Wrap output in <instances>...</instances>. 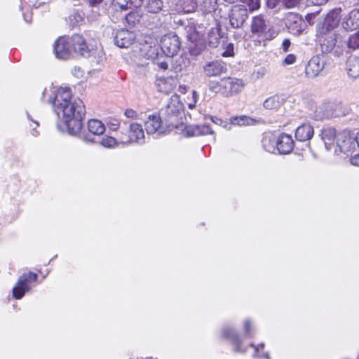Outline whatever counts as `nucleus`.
Wrapping results in <instances>:
<instances>
[{"label":"nucleus","instance_id":"6e6552de","mask_svg":"<svg viewBox=\"0 0 359 359\" xmlns=\"http://www.w3.org/2000/svg\"><path fill=\"white\" fill-rule=\"evenodd\" d=\"M248 18L247 8L244 6H234L229 15L230 25L233 28H238L243 26Z\"/></svg>","mask_w":359,"mask_h":359},{"label":"nucleus","instance_id":"72a5a7b5","mask_svg":"<svg viewBox=\"0 0 359 359\" xmlns=\"http://www.w3.org/2000/svg\"><path fill=\"white\" fill-rule=\"evenodd\" d=\"M251 121V118L246 116H233L230 118L231 124L235 126H247Z\"/></svg>","mask_w":359,"mask_h":359},{"label":"nucleus","instance_id":"0eeeda50","mask_svg":"<svg viewBox=\"0 0 359 359\" xmlns=\"http://www.w3.org/2000/svg\"><path fill=\"white\" fill-rule=\"evenodd\" d=\"M337 144L343 153H348L356 148V136L354 137L348 130H343L337 135Z\"/></svg>","mask_w":359,"mask_h":359},{"label":"nucleus","instance_id":"dca6fc26","mask_svg":"<svg viewBox=\"0 0 359 359\" xmlns=\"http://www.w3.org/2000/svg\"><path fill=\"white\" fill-rule=\"evenodd\" d=\"M277 152L279 154L290 153L294 147V141L289 135L281 134L277 137Z\"/></svg>","mask_w":359,"mask_h":359},{"label":"nucleus","instance_id":"0e129e2a","mask_svg":"<svg viewBox=\"0 0 359 359\" xmlns=\"http://www.w3.org/2000/svg\"><path fill=\"white\" fill-rule=\"evenodd\" d=\"M33 130L34 133H33L34 135H36L38 134V132L35 130V128H33Z\"/></svg>","mask_w":359,"mask_h":359},{"label":"nucleus","instance_id":"e433bc0d","mask_svg":"<svg viewBox=\"0 0 359 359\" xmlns=\"http://www.w3.org/2000/svg\"><path fill=\"white\" fill-rule=\"evenodd\" d=\"M185 64L182 57H177L172 63V69L175 72H180L184 68Z\"/></svg>","mask_w":359,"mask_h":359},{"label":"nucleus","instance_id":"cd10ccee","mask_svg":"<svg viewBox=\"0 0 359 359\" xmlns=\"http://www.w3.org/2000/svg\"><path fill=\"white\" fill-rule=\"evenodd\" d=\"M179 10L185 13L194 12L197 7L196 0H178Z\"/></svg>","mask_w":359,"mask_h":359},{"label":"nucleus","instance_id":"ea45409f","mask_svg":"<svg viewBox=\"0 0 359 359\" xmlns=\"http://www.w3.org/2000/svg\"><path fill=\"white\" fill-rule=\"evenodd\" d=\"M243 3L248 4L249 9L252 11L257 10L259 8L258 0H241Z\"/></svg>","mask_w":359,"mask_h":359},{"label":"nucleus","instance_id":"473e14b6","mask_svg":"<svg viewBox=\"0 0 359 359\" xmlns=\"http://www.w3.org/2000/svg\"><path fill=\"white\" fill-rule=\"evenodd\" d=\"M170 60V57L164 56L163 55H157L153 60V63L162 70L168 69V62Z\"/></svg>","mask_w":359,"mask_h":359},{"label":"nucleus","instance_id":"4c0bfd02","mask_svg":"<svg viewBox=\"0 0 359 359\" xmlns=\"http://www.w3.org/2000/svg\"><path fill=\"white\" fill-rule=\"evenodd\" d=\"M118 144L117 140L110 136L103 137L100 142V144L107 148H112Z\"/></svg>","mask_w":359,"mask_h":359},{"label":"nucleus","instance_id":"49530a36","mask_svg":"<svg viewBox=\"0 0 359 359\" xmlns=\"http://www.w3.org/2000/svg\"><path fill=\"white\" fill-rule=\"evenodd\" d=\"M233 55V45L232 43H229L227 46V49L225 52L223 53V56L229 57Z\"/></svg>","mask_w":359,"mask_h":359},{"label":"nucleus","instance_id":"6ab92c4d","mask_svg":"<svg viewBox=\"0 0 359 359\" xmlns=\"http://www.w3.org/2000/svg\"><path fill=\"white\" fill-rule=\"evenodd\" d=\"M262 147L268 152L275 154L277 152V137L272 133H266L264 135Z\"/></svg>","mask_w":359,"mask_h":359},{"label":"nucleus","instance_id":"4be33fe9","mask_svg":"<svg viewBox=\"0 0 359 359\" xmlns=\"http://www.w3.org/2000/svg\"><path fill=\"white\" fill-rule=\"evenodd\" d=\"M346 72L351 78L356 79L359 76V58L351 57L346 62Z\"/></svg>","mask_w":359,"mask_h":359},{"label":"nucleus","instance_id":"5fc2aeb1","mask_svg":"<svg viewBox=\"0 0 359 359\" xmlns=\"http://www.w3.org/2000/svg\"><path fill=\"white\" fill-rule=\"evenodd\" d=\"M265 75V69L264 68H260L256 72L257 79H261Z\"/></svg>","mask_w":359,"mask_h":359},{"label":"nucleus","instance_id":"9d476101","mask_svg":"<svg viewBox=\"0 0 359 359\" xmlns=\"http://www.w3.org/2000/svg\"><path fill=\"white\" fill-rule=\"evenodd\" d=\"M325 60L323 56L315 55L311 57L306 67V75L307 77L313 79L318 76L323 70Z\"/></svg>","mask_w":359,"mask_h":359},{"label":"nucleus","instance_id":"7ed1b4c3","mask_svg":"<svg viewBox=\"0 0 359 359\" xmlns=\"http://www.w3.org/2000/svg\"><path fill=\"white\" fill-rule=\"evenodd\" d=\"M183 111V104L180 96L175 94L170 97L167 105L161 111L165 121L173 126Z\"/></svg>","mask_w":359,"mask_h":359},{"label":"nucleus","instance_id":"a878e982","mask_svg":"<svg viewBox=\"0 0 359 359\" xmlns=\"http://www.w3.org/2000/svg\"><path fill=\"white\" fill-rule=\"evenodd\" d=\"M336 43L337 39L334 34L326 36L320 44L322 52L325 53L332 52L336 46Z\"/></svg>","mask_w":359,"mask_h":359},{"label":"nucleus","instance_id":"393cba45","mask_svg":"<svg viewBox=\"0 0 359 359\" xmlns=\"http://www.w3.org/2000/svg\"><path fill=\"white\" fill-rule=\"evenodd\" d=\"M282 104V99L278 95H273L266 98L263 102V107L268 110L278 109Z\"/></svg>","mask_w":359,"mask_h":359},{"label":"nucleus","instance_id":"412c9836","mask_svg":"<svg viewBox=\"0 0 359 359\" xmlns=\"http://www.w3.org/2000/svg\"><path fill=\"white\" fill-rule=\"evenodd\" d=\"M321 137L326 148L329 149H330V146L334 144V141H337V131L334 128H325L322 130Z\"/></svg>","mask_w":359,"mask_h":359},{"label":"nucleus","instance_id":"e2e57ef3","mask_svg":"<svg viewBox=\"0 0 359 359\" xmlns=\"http://www.w3.org/2000/svg\"><path fill=\"white\" fill-rule=\"evenodd\" d=\"M264 358L266 359H270L269 354L268 353H264Z\"/></svg>","mask_w":359,"mask_h":359},{"label":"nucleus","instance_id":"c85d7f7f","mask_svg":"<svg viewBox=\"0 0 359 359\" xmlns=\"http://www.w3.org/2000/svg\"><path fill=\"white\" fill-rule=\"evenodd\" d=\"M222 39L220 29H212L208 35V45L212 48H216L220 43Z\"/></svg>","mask_w":359,"mask_h":359},{"label":"nucleus","instance_id":"4468645a","mask_svg":"<svg viewBox=\"0 0 359 359\" xmlns=\"http://www.w3.org/2000/svg\"><path fill=\"white\" fill-rule=\"evenodd\" d=\"M145 130L147 134L162 133V120L159 115L151 114L144 121Z\"/></svg>","mask_w":359,"mask_h":359},{"label":"nucleus","instance_id":"a19ab883","mask_svg":"<svg viewBox=\"0 0 359 359\" xmlns=\"http://www.w3.org/2000/svg\"><path fill=\"white\" fill-rule=\"evenodd\" d=\"M301 0H283V3L285 7L288 8H295L299 6Z\"/></svg>","mask_w":359,"mask_h":359},{"label":"nucleus","instance_id":"b1692460","mask_svg":"<svg viewBox=\"0 0 359 359\" xmlns=\"http://www.w3.org/2000/svg\"><path fill=\"white\" fill-rule=\"evenodd\" d=\"M156 86L159 92L165 94L170 93L175 88V86L172 83V80L166 79H157L156 81Z\"/></svg>","mask_w":359,"mask_h":359},{"label":"nucleus","instance_id":"c03bdc74","mask_svg":"<svg viewBox=\"0 0 359 359\" xmlns=\"http://www.w3.org/2000/svg\"><path fill=\"white\" fill-rule=\"evenodd\" d=\"M296 56L293 54H289L286 56V57L285 58L284 61H283V63L285 65H292L296 61Z\"/></svg>","mask_w":359,"mask_h":359},{"label":"nucleus","instance_id":"09e8293b","mask_svg":"<svg viewBox=\"0 0 359 359\" xmlns=\"http://www.w3.org/2000/svg\"><path fill=\"white\" fill-rule=\"evenodd\" d=\"M250 327H251V325H250V320H245L244 323V328H245V332L246 335H248V336L251 335Z\"/></svg>","mask_w":359,"mask_h":359},{"label":"nucleus","instance_id":"aec40b11","mask_svg":"<svg viewBox=\"0 0 359 359\" xmlns=\"http://www.w3.org/2000/svg\"><path fill=\"white\" fill-rule=\"evenodd\" d=\"M267 29L266 22L263 17L259 15L254 17L251 24V32L258 36H262Z\"/></svg>","mask_w":359,"mask_h":359},{"label":"nucleus","instance_id":"423d86ee","mask_svg":"<svg viewBox=\"0 0 359 359\" xmlns=\"http://www.w3.org/2000/svg\"><path fill=\"white\" fill-rule=\"evenodd\" d=\"M222 86L223 89L221 91L222 94L226 97H230L241 93L245 86V83L242 79L229 77L222 79Z\"/></svg>","mask_w":359,"mask_h":359},{"label":"nucleus","instance_id":"c9c22d12","mask_svg":"<svg viewBox=\"0 0 359 359\" xmlns=\"http://www.w3.org/2000/svg\"><path fill=\"white\" fill-rule=\"evenodd\" d=\"M348 47L353 50L359 49V33H355L350 36Z\"/></svg>","mask_w":359,"mask_h":359},{"label":"nucleus","instance_id":"de8ad7c7","mask_svg":"<svg viewBox=\"0 0 359 359\" xmlns=\"http://www.w3.org/2000/svg\"><path fill=\"white\" fill-rule=\"evenodd\" d=\"M250 346L253 347L255 348V354L253 355V357L255 358V357H257L258 350L259 348L262 349V348H264V343H261V344H259L257 346H255L254 344H250Z\"/></svg>","mask_w":359,"mask_h":359},{"label":"nucleus","instance_id":"13d9d810","mask_svg":"<svg viewBox=\"0 0 359 359\" xmlns=\"http://www.w3.org/2000/svg\"><path fill=\"white\" fill-rule=\"evenodd\" d=\"M268 4L271 5L272 7H274L276 4L279 1V0H267Z\"/></svg>","mask_w":359,"mask_h":359},{"label":"nucleus","instance_id":"f257e3e1","mask_svg":"<svg viewBox=\"0 0 359 359\" xmlns=\"http://www.w3.org/2000/svg\"><path fill=\"white\" fill-rule=\"evenodd\" d=\"M49 102L53 104L55 110L62 111L64 121L70 134L76 135L81 131L86 107L81 100L72 99L69 87L60 88L53 99H49Z\"/></svg>","mask_w":359,"mask_h":359},{"label":"nucleus","instance_id":"69168bd1","mask_svg":"<svg viewBox=\"0 0 359 359\" xmlns=\"http://www.w3.org/2000/svg\"><path fill=\"white\" fill-rule=\"evenodd\" d=\"M196 96H197V93H196V91H194V92H193V97L195 99Z\"/></svg>","mask_w":359,"mask_h":359},{"label":"nucleus","instance_id":"338daca9","mask_svg":"<svg viewBox=\"0 0 359 359\" xmlns=\"http://www.w3.org/2000/svg\"><path fill=\"white\" fill-rule=\"evenodd\" d=\"M34 123L35 124L36 127L39 126V123L36 121H34Z\"/></svg>","mask_w":359,"mask_h":359},{"label":"nucleus","instance_id":"052dcab7","mask_svg":"<svg viewBox=\"0 0 359 359\" xmlns=\"http://www.w3.org/2000/svg\"><path fill=\"white\" fill-rule=\"evenodd\" d=\"M356 147L359 148V133L356 135Z\"/></svg>","mask_w":359,"mask_h":359},{"label":"nucleus","instance_id":"774afa93","mask_svg":"<svg viewBox=\"0 0 359 359\" xmlns=\"http://www.w3.org/2000/svg\"><path fill=\"white\" fill-rule=\"evenodd\" d=\"M227 125H228L227 123H225V124L224 125V128H226V127H227Z\"/></svg>","mask_w":359,"mask_h":359},{"label":"nucleus","instance_id":"a18cd8bd","mask_svg":"<svg viewBox=\"0 0 359 359\" xmlns=\"http://www.w3.org/2000/svg\"><path fill=\"white\" fill-rule=\"evenodd\" d=\"M339 11H333L327 15V20H329L330 18H332L337 23H338L339 21Z\"/></svg>","mask_w":359,"mask_h":359},{"label":"nucleus","instance_id":"20e7f679","mask_svg":"<svg viewBox=\"0 0 359 359\" xmlns=\"http://www.w3.org/2000/svg\"><path fill=\"white\" fill-rule=\"evenodd\" d=\"M161 48L166 56L173 57L180 49L179 37L172 33L163 36L161 40Z\"/></svg>","mask_w":359,"mask_h":359},{"label":"nucleus","instance_id":"5701e85b","mask_svg":"<svg viewBox=\"0 0 359 359\" xmlns=\"http://www.w3.org/2000/svg\"><path fill=\"white\" fill-rule=\"evenodd\" d=\"M186 132L189 136H198L214 133L210 126L206 125L190 126L187 128Z\"/></svg>","mask_w":359,"mask_h":359},{"label":"nucleus","instance_id":"6e6d98bb","mask_svg":"<svg viewBox=\"0 0 359 359\" xmlns=\"http://www.w3.org/2000/svg\"><path fill=\"white\" fill-rule=\"evenodd\" d=\"M102 1V0H88V3L91 6H95L100 4Z\"/></svg>","mask_w":359,"mask_h":359},{"label":"nucleus","instance_id":"f8f14e48","mask_svg":"<svg viewBox=\"0 0 359 359\" xmlns=\"http://www.w3.org/2000/svg\"><path fill=\"white\" fill-rule=\"evenodd\" d=\"M222 334L224 338L230 341L234 346V351L238 353H245L247 350L246 348L241 346V339L236 332L231 327H226L222 331Z\"/></svg>","mask_w":359,"mask_h":359},{"label":"nucleus","instance_id":"2f4dec72","mask_svg":"<svg viewBox=\"0 0 359 359\" xmlns=\"http://www.w3.org/2000/svg\"><path fill=\"white\" fill-rule=\"evenodd\" d=\"M332 115V110L329 105L319 107L316 111V118L319 120L328 118Z\"/></svg>","mask_w":359,"mask_h":359},{"label":"nucleus","instance_id":"8fccbe9b","mask_svg":"<svg viewBox=\"0 0 359 359\" xmlns=\"http://www.w3.org/2000/svg\"><path fill=\"white\" fill-rule=\"evenodd\" d=\"M290 41L287 39H285L282 43V48L285 53L288 51L289 47L290 46Z\"/></svg>","mask_w":359,"mask_h":359},{"label":"nucleus","instance_id":"58836bf2","mask_svg":"<svg viewBox=\"0 0 359 359\" xmlns=\"http://www.w3.org/2000/svg\"><path fill=\"white\" fill-rule=\"evenodd\" d=\"M217 0H203L202 6L207 12H211L215 8Z\"/></svg>","mask_w":359,"mask_h":359},{"label":"nucleus","instance_id":"f03ea898","mask_svg":"<svg viewBox=\"0 0 359 359\" xmlns=\"http://www.w3.org/2000/svg\"><path fill=\"white\" fill-rule=\"evenodd\" d=\"M127 126L124 132H121L119 137L120 142L123 144L145 143V135L144 129L140 123L136 122H124Z\"/></svg>","mask_w":359,"mask_h":359},{"label":"nucleus","instance_id":"1a4fd4ad","mask_svg":"<svg viewBox=\"0 0 359 359\" xmlns=\"http://www.w3.org/2000/svg\"><path fill=\"white\" fill-rule=\"evenodd\" d=\"M54 53L55 56L62 60L68 59L72 53L70 39L65 36L60 37L54 44Z\"/></svg>","mask_w":359,"mask_h":359},{"label":"nucleus","instance_id":"a211bd4d","mask_svg":"<svg viewBox=\"0 0 359 359\" xmlns=\"http://www.w3.org/2000/svg\"><path fill=\"white\" fill-rule=\"evenodd\" d=\"M313 133V128L310 124H302L297 128L295 137L298 141L304 142L311 139Z\"/></svg>","mask_w":359,"mask_h":359},{"label":"nucleus","instance_id":"39448f33","mask_svg":"<svg viewBox=\"0 0 359 359\" xmlns=\"http://www.w3.org/2000/svg\"><path fill=\"white\" fill-rule=\"evenodd\" d=\"M37 279V274L29 272L22 274L18 279L16 285L13 289V295L17 299H21L27 291L30 290L29 283L32 281H36Z\"/></svg>","mask_w":359,"mask_h":359},{"label":"nucleus","instance_id":"7c9ffc66","mask_svg":"<svg viewBox=\"0 0 359 359\" xmlns=\"http://www.w3.org/2000/svg\"><path fill=\"white\" fill-rule=\"evenodd\" d=\"M163 3L162 0H148L146 9L149 13H158L163 10Z\"/></svg>","mask_w":359,"mask_h":359},{"label":"nucleus","instance_id":"37998d69","mask_svg":"<svg viewBox=\"0 0 359 359\" xmlns=\"http://www.w3.org/2000/svg\"><path fill=\"white\" fill-rule=\"evenodd\" d=\"M124 115L131 119H137L138 118V114L136 111L132 109H127L124 111Z\"/></svg>","mask_w":359,"mask_h":359},{"label":"nucleus","instance_id":"4d7b16f0","mask_svg":"<svg viewBox=\"0 0 359 359\" xmlns=\"http://www.w3.org/2000/svg\"><path fill=\"white\" fill-rule=\"evenodd\" d=\"M211 120L213 123L217 125H222L224 123V121L222 119L216 117H212Z\"/></svg>","mask_w":359,"mask_h":359},{"label":"nucleus","instance_id":"ddd939ff","mask_svg":"<svg viewBox=\"0 0 359 359\" xmlns=\"http://www.w3.org/2000/svg\"><path fill=\"white\" fill-rule=\"evenodd\" d=\"M203 69L206 76H219L226 71V65L222 61L213 60L204 65Z\"/></svg>","mask_w":359,"mask_h":359},{"label":"nucleus","instance_id":"bb28decb","mask_svg":"<svg viewBox=\"0 0 359 359\" xmlns=\"http://www.w3.org/2000/svg\"><path fill=\"white\" fill-rule=\"evenodd\" d=\"M88 131L95 135H102L104 130V125L99 120L91 119L88 122Z\"/></svg>","mask_w":359,"mask_h":359},{"label":"nucleus","instance_id":"f704fd0d","mask_svg":"<svg viewBox=\"0 0 359 359\" xmlns=\"http://www.w3.org/2000/svg\"><path fill=\"white\" fill-rule=\"evenodd\" d=\"M132 0H113L111 2V6L117 10L119 8L121 11H125L128 8V4H132ZM142 0H140V3L142 4Z\"/></svg>","mask_w":359,"mask_h":359},{"label":"nucleus","instance_id":"3c124183","mask_svg":"<svg viewBox=\"0 0 359 359\" xmlns=\"http://www.w3.org/2000/svg\"><path fill=\"white\" fill-rule=\"evenodd\" d=\"M350 162L353 165L359 166V154L352 156L350 159Z\"/></svg>","mask_w":359,"mask_h":359},{"label":"nucleus","instance_id":"c756f323","mask_svg":"<svg viewBox=\"0 0 359 359\" xmlns=\"http://www.w3.org/2000/svg\"><path fill=\"white\" fill-rule=\"evenodd\" d=\"M142 18V13L140 11L135 10L130 11L126 16L125 19L128 25L134 27L140 22Z\"/></svg>","mask_w":359,"mask_h":359},{"label":"nucleus","instance_id":"9b49d317","mask_svg":"<svg viewBox=\"0 0 359 359\" xmlns=\"http://www.w3.org/2000/svg\"><path fill=\"white\" fill-rule=\"evenodd\" d=\"M135 39V32L122 29L117 31L114 37V43L119 48H128L133 43Z\"/></svg>","mask_w":359,"mask_h":359},{"label":"nucleus","instance_id":"f3484780","mask_svg":"<svg viewBox=\"0 0 359 359\" xmlns=\"http://www.w3.org/2000/svg\"><path fill=\"white\" fill-rule=\"evenodd\" d=\"M343 27L346 30H355L359 29V9L351 11L342 22Z\"/></svg>","mask_w":359,"mask_h":359},{"label":"nucleus","instance_id":"bf43d9fd","mask_svg":"<svg viewBox=\"0 0 359 359\" xmlns=\"http://www.w3.org/2000/svg\"><path fill=\"white\" fill-rule=\"evenodd\" d=\"M83 140L86 141V142H93V139H92L91 137H88V136H83Z\"/></svg>","mask_w":359,"mask_h":359},{"label":"nucleus","instance_id":"864d4df0","mask_svg":"<svg viewBox=\"0 0 359 359\" xmlns=\"http://www.w3.org/2000/svg\"><path fill=\"white\" fill-rule=\"evenodd\" d=\"M328 0H309V2L317 6H321L325 4Z\"/></svg>","mask_w":359,"mask_h":359},{"label":"nucleus","instance_id":"680f3d73","mask_svg":"<svg viewBox=\"0 0 359 359\" xmlns=\"http://www.w3.org/2000/svg\"><path fill=\"white\" fill-rule=\"evenodd\" d=\"M195 103H196V101L194 102V104H189V107L190 109L194 108V107H195Z\"/></svg>","mask_w":359,"mask_h":359},{"label":"nucleus","instance_id":"2eb2a0df","mask_svg":"<svg viewBox=\"0 0 359 359\" xmlns=\"http://www.w3.org/2000/svg\"><path fill=\"white\" fill-rule=\"evenodd\" d=\"M72 50L79 55L86 57L89 55L90 50L84 38L80 34H74L70 38Z\"/></svg>","mask_w":359,"mask_h":359},{"label":"nucleus","instance_id":"79ce46f5","mask_svg":"<svg viewBox=\"0 0 359 359\" xmlns=\"http://www.w3.org/2000/svg\"><path fill=\"white\" fill-rule=\"evenodd\" d=\"M209 89L210 91L214 93H218L221 90H223L222 84L219 85L218 82L212 81L209 84Z\"/></svg>","mask_w":359,"mask_h":359},{"label":"nucleus","instance_id":"603ef678","mask_svg":"<svg viewBox=\"0 0 359 359\" xmlns=\"http://www.w3.org/2000/svg\"><path fill=\"white\" fill-rule=\"evenodd\" d=\"M319 13V11H317V12H315V13H308L306 16V20L310 23H313L311 21L313 18H316V16Z\"/></svg>","mask_w":359,"mask_h":359}]
</instances>
